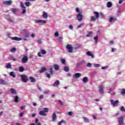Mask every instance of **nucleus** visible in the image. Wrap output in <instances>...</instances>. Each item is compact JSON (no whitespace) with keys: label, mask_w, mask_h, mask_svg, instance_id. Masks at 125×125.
<instances>
[{"label":"nucleus","mask_w":125,"mask_h":125,"mask_svg":"<svg viewBox=\"0 0 125 125\" xmlns=\"http://www.w3.org/2000/svg\"><path fill=\"white\" fill-rule=\"evenodd\" d=\"M7 37H8V38L12 40V41H17V42H19V41H22L21 38H19L17 37H10L9 36H10V33H7Z\"/></svg>","instance_id":"1"},{"label":"nucleus","mask_w":125,"mask_h":125,"mask_svg":"<svg viewBox=\"0 0 125 125\" xmlns=\"http://www.w3.org/2000/svg\"><path fill=\"white\" fill-rule=\"evenodd\" d=\"M21 80L22 83H27L28 82V76L26 75H21Z\"/></svg>","instance_id":"2"},{"label":"nucleus","mask_w":125,"mask_h":125,"mask_svg":"<svg viewBox=\"0 0 125 125\" xmlns=\"http://www.w3.org/2000/svg\"><path fill=\"white\" fill-rule=\"evenodd\" d=\"M66 48L68 50V52L69 53H72L73 52V47L72 46V45H71V44H67L66 46Z\"/></svg>","instance_id":"3"},{"label":"nucleus","mask_w":125,"mask_h":125,"mask_svg":"<svg viewBox=\"0 0 125 125\" xmlns=\"http://www.w3.org/2000/svg\"><path fill=\"white\" fill-rule=\"evenodd\" d=\"M2 4H4V5H7V6H9V5H11L12 4V0H7V1H4L2 2Z\"/></svg>","instance_id":"4"},{"label":"nucleus","mask_w":125,"mask_h":125,"mask_svg":"<svg viewBox=\"0 0 125 125\" xmlns=\"http://www.w3.org/2000/svg\"><path fill=\"white\" fill-rule=\"evenodd\" d=\"M110 102H111L112 105H113V106H118V104H119L120 103V102L118 100H117L114 102V100L112 99L110 100Z\"/></svg>","instance_id":"5"},{"label":"nucleus","mask_w":125,"mask_h":125,"mask_svg":"<svg viewBox=\"0 0 125 125\" xmlns=\"http://www.w3.org/2000/svg\"><path fill=\"white\" fill-rule=\"evenodd\" d=\"M77 20H78L79 22L83 21V15H82L81 13H79L78 15H77Z\"/></svg>","instance_id":"6"},{"label":"nucleus","mask_w":125,"mask_h":125,"mask_svg":"<svg viewBox=\"0 0 125 125\" xmlns=\"http://www.w3.org/2000/svg\"><path fill=\"white\" fill-rule=\"evenodd\" d=\"M119 125H124V117H121L118 119Z\"/></svg>","instance_id":"7"},{"label":"nucleus","mask_w":125,"mask_h":125,"mask_svg":"<svg viewBox=\"0 0 125 125\" xmlns=\"http://www.w3.org/2000/svg\"><path fill=\"white\" fill-rule=\"evenodd\" d=\"M104 85H100L99 87V91L100 92V93H102L103 94L104 93Z\"/></svg>","instance_id":"8"},{"label":"nucleus","mask_w":125,"mask_h":125,"mask_svg":"<svg viewBox=\"0 0 125 125\" xmlns=\"http://www.w3.org/2000/svg\"><path fill=\"white\" fill-rule=\"evenodd\" d=\"M21 62L23 63H27L28 62V57L27 56L23 57L21 59Z\"/></svg>","instance_id":"9"},{"label":"nucleus","mask_w":125,"mask_h":125,"mask_svg":"<svg viewBox=\"0 0 125 125\" xmlns=\"http://www.w3.org/2000/svg\"><path fill=\"white\" fill-rule=\"evenodd\" d=\"M39 114L40 116H43L44 117H46V116H47V114L45 113L43 110L39 111Z\"/></svg>","instance_id":"10"},{"label":"nucleus","mask_w":125,"mask_h":125,"mask_svg":"<svg viewBox=\"0 0 125 125\" xmlns=\"http://www.w3.org/2000/svg\"><path fill=\"white\" fill-rule=\"evenodd\" d=\"M81 76H82V74L80 73H76L74 76V77L75 78V79H79V78L81 77Z\"/></svg>","instance_id":"11"},{"label":"nucleus","mask_w":125,"mask_h":125,"mask_svg":"<svg viewBox=\"0 0 125 125\" xmlns=\"http://www.w3.org/2000/svg\"><path fill=\"white\" fill-rule=\"evenodd\" d=\"M0 83L1 84H3L4 85H6V84H7V82H6L5 81L3 80V79H0Z\"/></svg>","instance_id":"12"},{"label":"nucleus","mask_w":125,"mask_h":125,"mask_svg":"<svg viewBox=\"0 0 125 125\" xmlns=\"http://www.w3.org/2000/svg\"><path fill=\"white\" fill-rule=\"evenodd\" d=\"M57 119V116H56V114L55 113H53L52 115V121L53 122H55Z\"/></svg>","instance_id":"13"},{"label":"nucleus","mask_w":125,"mask_h":125,"mask_svg":"<svg viewBox=\"0 0 125 125\" xmlns=\"http://www.w3.org/2000/svg\"><path fill=\"white\" fill-rule=\"evenodd\" d=\"M29 79L30 80L31 83H36L37 82L36 79L33 77H29Z\"/></svg>","instance_id":"14"},{"label":"nucleus","mask_w":125,"mask_h":125,"mask_svg":"<svg viewBox=\"0 0 125 125\" xmlns=\"http://www.w3.org/2000/svg\"><path fill=\"white\" fill-rule=\"evenodd\" d=\"M60 84V82H59V80L56 81L54 83H53V86L56 87L58 86Z\"/></svg>","instance_id":"15"},{"label":"nucleus","mask_w":125,"mask_h":125,"mask_svg":"<svg viewBox=\"0 0 125 125\" xmlns=\"http://www.w3.org/2000/svg\"><path fill=\"white\" fill-rule=\"evenodd\" d=\"M83 81L84 83H87V82H88V78H87L86 77L83 78Z\"/></svg>","instance_id":"16"},{"label":"nucleus","mask_w":125,"mask_h":125,"mask_svg":"<svg viewBox=\"0 0 125 125\" xmlns=\"http://www.w3.org/2000/svg\"><path fill=\"white\" fill-rule=\"evenodd\" d=\"M14 99L15 102H16V103H18V102H19V97H18V96H15L14 97Z\"/></svg>","instance_id":"17"},{"label":"nucleus","mask_w":125,"mask_h":125,"mask_svg":"<svg viewBox=\"0 0 125 125\" xmlns=\"http://www.w3.org/2000/svg\"><path fill=\"white\" fill-rule=\"evenodd\" d=\"M86 54L88 55V56H91V58H94V55L92 54L90 52L87 51L86 52Z\"/></svg>","instance_id":"18"},{"label":"nucleus","mask_w":125,"mask_h":125,"mask_svg":"<svg viewBox=\"0 0 125 125\" xmlns=\"http://www.w3.org/2000/svg\"><path fill=\"white\" fill-rule=\"evenodd\" d=\"M42 17H43V18L46 19V18H47V17H48V15L47 14V13H46V12H43V15H42Z\"/></svg>","instance_id":"19"},{"label":"nucleus","mask_w":125,"mask_h":125,"mask_svg":"<svg viewBox=\"0 0 125 125\" xmlns=\"http://www.w3.org/2000/svg\"><path fill=\"white\" fill-rule=\"evenodd\" d=\"M92 35H93V32L90 31L86 35L87 38H90V37H92Z\"/></svg>","instance_id":"20"},{"label":"nucleus","mask_w":125,"mask_h":125,"mask_svg":"<svg viewBox=\"0 0 125 125\" xmlns=\"http://www.w3.org/2000/svg\"><path fill=\"white\" fill-rule=\"evenodd\" d=\"M93 13H94V14H95L96 18L98 19V18H99V16H100L99 13L98 12H94Z\"/></svg>","instance_id":"21"},{"label":"nucleus","mask_w":125,"mask_h":125,"mask_svg":"<svg viewBox=\"0 0 125 125\" xmlns=\"http://www.w3.org/2000/svg\"><path fill=\"white\" fill-rule=\"evenodd\" d=\"M45 71H46V68L42 67L41 69L39 71V73H43L44 72H45Z\"/></svg>","instance_id":"22"},{"label":"nucleus","mask_w":125,"mask_h":125,"mask_svg":"<svg viewBox=\"0 0 125 125\" xmlns=\"http://www.w3.org/2000/svg\"><path fill=\"white\" fill-rule=\"evenodd\" d=\"M10 76L13 78H16V75H15V73L14 72H10Z\"/></svg>","instance_id":"23"},{"label":"nucleus","mask_w":125,"mask_h":125,"mask_svg":"<svg viewBox=\"0 0 125 125\" xmlns=\"http://www.w3.org/2000/svg\"><path fill=\"white\" fill-rule=\"evenodd\" d=\"M11 10L14 14H16V12H17V9L16 8H11Z\"/></svg>","instance_id":"24"},{"label":"nucleus","mask_w":125,"mask_h":125,"mask_svg":"<svg viewBox=\"0 0 125 125\" xmlns=\"http://www.w3.org/2000/svg\"><path fill=\"white\" fill-rule=\"evenodd\" d=\"M54 68L55 69V70H59V69H60V67L57 64H54Z\"/></svg>","instance_id":"25"},{"label":"nucleus","mask_w":125,"mask_h":125,"mask_svg":"<svg viewBox=\"0 0 125 125\" xmlns=\"http://www.w3.org/2000/svg\"><path fill=\"white\" fill-rule=\"evenodd\" d=\"M20 6H21V9H26L25 5H24V3H23L22 2H21L20 3Z\"/></svg>","instance_id":"26"},{"label":"nucleus","mask_w":125,"mask_h":125,"mask_svg":"<svg viewBox=\"0 0 125 125\" xmlns=\"http://www.w3.org/2000/svg\"><path fill=\"white\" fill-rule=\"evenodd\" d=\"M96 19H97V18H96V17H94V16H91L90 21H91L92 22H94V21H96Z\"/></svg>","instance_id":"27"},{"label":"nucleus","mask_w":125,"mask_h":125,"mask_svg":"<svg viewBox=\"0 0 125 125\" xmlns=\"http://www.w3.org/2000/svg\"><path fill=\"white\" fill-rule=\"evenodd\" d=\"M10 91H11V92L12 94H16L17 93V92L15 90V89H13V88H11L10 89Z\"/></svg>","instance_id":"28"},{"label":"nucleus","mask_w":125,"mask_h":125,"mask_svg":"<svg viewBox=\"0 0 125 125\" xmlns=\"http://www.w3.org/2000/svg\"><path fill=\"white\" fill-rule=\"evenodd\" d=\"M63 71L65 72H69V71H70V69L68 66H65L63 68Z\"/></svg>","instance_id":"29"},{"label":"nucleus","mask_w":125,"mask_h":125,"mask_svg":"<svg viewBox=\"0 0 125 125\" xmlns=\"http://www.w3.org/2000/svg\"><path fill=\"white\" fill-rule=\"evenodd\" d=\"M83 119L84 120V123H89V120L88 119V118H85V117H83Z\"/></svg>","instance_id":"30"},{"label":"nucleus","mask_w":125,"mask_h":125,"mask_svg":"<svg viewBox=\"0 0 125 125\" xmlns=\"http://www.w3.org/2000/svg\"><path fill=\"white\" fill-rule=\"evenodd\" d=\"M49 73H50V75H53V67H51L49 69Z\"/></svg>","instance_id":"31"},{"label":"nucleus","mask_w":125,"mask_h":125,"mask_svg":"<svg viewBox=\"0 0 125 125\" xmlns=\"http://www.w3.org/2000/svg\"><path fill=\"white\" fill-rule=\"evenodd\" d=\"M24 70H25V68H24V67H23V66L20 67V68H19L20 72H24Z\"/></svg>","instance_id":"32"},{"label":"nucleus","mask_w":125,"mask_h":125,"mask_svg":"<svg viewBox=\"0 0 125 125\" xmlns=\"http://www.w3.org/2000/svg\"><path fill=\"white\" fill-rule=\"evenodd\" d=\"M107 7H108V8H110V7H112V2H108L107 3Z\"/></svg>","instance_id":"33"},{"label":"nucleus","mask_w":125,"mask_h":125,"mask_svg":"<svg viewBox=\"0 0 125 125\" xmlns=\"http://www.w3.org/2000/svg\"><path fill=\"white\" fill-rule=\"evenodd\" d=\"M9 57L10 59H11L13 60V61H16L17 60V59H15V58H14L12 55H10Z\"/></svg>","instance_id":"34"},{"label":"nucleus","mask_w":125,"mask_h":125,"mask_svg":"<svg viewBox=\"0 0 125 125\" xmlns=\"http://www.w3.org/2000/svg\"><path fill=\"white\" fill-rule=\"evenodd\" d=\"M41 53L43 55H45L46 54V51L44 50L43 49H42L41 50Z\"/></svg>","instance_id":"35"},{"label":"nucleus","mask_w":125,"mask_h":125,"mask_svg":"<svg viewBox=\"0 0 125 125\" xmlns=\"http://www.w3.org/2000/svg\"><path fill=\"white\" fill-rule=\"evenodd\" d=\"M35 124H37V125H42V124L41 123H39V119H36L35 120Z\"/></svg>","instance_id":"36"},{"label":"nucleus","mask_w":125,"mask_h":125,"mask_svg":"<svg viewBox=\"0 0 125 125\" xmlns=\"http://www.w3.org/2000/svg\"><path fill=\"white\" fill-rule=\"evenodd\" d=\"M113 21H116V20L113 17L110 18V19L109 21V23H112V22H113Z\"/></svg>","instance_id":"37"},{"label":"nucleus","mask_w":125,"mask_h":125,"mask_svg":"<svg viewBox=\"0 0 125 125\" xmlns=\"http://www.w3.org/2000/svg\"><path fill=\"white\" fill-rule=\"evenodd\" d=\"M121 94H122V95H125V89H122L121 90Z\"/></svg>","instance_id":"38"},{"label":"nucleus","mask_w":125,"mask_h":125,"mask_svg":"<svg viewBox=\"0 0 125 125\" xmlns=\"http://www.w3.org/2000/svg\"><path fill=\"white\" fill-rule=\"evenodd\" d=\"M93 66L95 68H99V67H100V64H99L98 63H95V64H94Z\"/></svg>","instance_id":"39"},{"label":"nucleus","mask_w":125,"mask_h":125,"mask_svg":"<svg viewBox=\"0 0 125 125\" xmlns=\"http://www.w3.org/2000/svg\"><path fill=\"white\" fill-rule=\"evenodd\" d=\"M43 111L45 112V113H48V108L47 107H45L43 108Z\"/></svg>","instance_id":"40"},{"label":"nucleus","mask_w":125,"mask_h":125,"mask_svg":"<svg viewBox=\"0 0 125 125\" xmlns=\"http://www.w3.org/2000/svg\"><path fill=\"white\" fill-rule=\"evenodd\" d=\"M25 6H27V7H29L30 6V2L29 1L25 2Z\"/></svg>","instance_id":"41"},{"label":"nucleus","mask_w":125,"mask_h":125,"mask_svg":"<svg viewBox=\"0 0 125 125\" xmlns=\"http://www.w3.org/2000/svg\"><path fill=\"white\" fill-rule=\"evenodd\" d=\"M6 68H7L8 69H11V64H10V63H7V64L6 65Z\"/></svg>","instance_id":"42"},{"label":"nucleus","mask_w":125,"mask_h":125,"mask_svg":"<svg viewBox=\"0 0 125 125\" xmlns=\"http://www.w3.org/2000/svg\"><path fill=\"white\" fill-rule=\"evenodd\" d=\"M82 64L79 62L77 64L76 67H77V68H81V66H82Z\"/></svg>","instance_id":"43"},{"label":"nucleus","mask_w":125,"mask_h":125,"mask_svg":"<svg viewBox=\"0 0 125 125\" xmlns=\"http://www.w3.org/2000/svg\"><path fill=\"white\" fill-rule=\"evenodd\" d=\"M94 40L95 42H97V41H98V36H96L95 37H94Z\"/></svg>","instance_id":"44"},{"label":"nucleus","mask_w":125,"mask_h":125,"mask_svg":"<svg viewBox=\"0 0 125 125\" xmlns=\"http://www.w3.org/2000/svg\"><path fill=\"white\" fill-rule=\"evenodd\" d=\"M120 110L121 111V112H125V107L124 106H121V108H120Z\"/></svg>","instance_id":"45"},{"label":"nucleus","mask_w":125,"mask_h":125,"mask_svg":"<svg viewBox=\"0 0 125 125\" xmlns=\"http://www.w3.org/2000/svg\"><path fill=\"white\" fill-rule=\"evenodd\" d=\"M81 47H82V45L80 44H76V48L79 49V48H81Z\"/></svg>","instance_id":"46"},{"label":"nucleus","mask_w":125,"mask_h":125,"mask_svg":"<svg viewBox=\"0 0 125 125\" xmlns=\"http://www.w3.org/2000/svg\"><path fill=\"white\" fill-rule=\"evenodd\" d=\"M64 123H65V121H64V120H62L61 122H59L58 125H62V124Z\"/></svg>","instance_id":"47"},{"label":"nucleus","mask_w":125,"mask_h":125,"mask_svg":"<svg viewBox=\"0 0 125 125\" xmlns=\"http://www.w3.org/2000/svg\"><path fill=\"white\" fill-rule=\"evenodd\" d=\"M30 35L29 34V33H25L23 35V36L25 37V38H29Z\"/></svg>","instance_id":"48"},{"label":"nucleus","mask_w":125,"mask_h":125,"mask_svg":"<svg viewBox=\"0 0 125 125\" xmlns=\"http://www.w3.org/2000/svg\"><path fill=\"white\" fill-rule=\"evenodd\" d=\"M87 67H88V68H91V67H92V64H91V63H88L87 64Z\"/></svg>","instance_id":"49"},{"label":"nucleus","mask_w":125,"mask_h":125,"mask_svg":"<svg viewBox=\"0 0 125 125\" xmlns=\"http://www.w3.org/2000/svg\"><path fill=\"white\" fill-rule=\"evenodd\" d=\"M27 11L26 10V9H22V11L21 12L22 14H25Z\"/></svg>","instance_id":"50"},{"label":"nucleus","mask_w":125,"mask_h":125,"mask_svg":"<svg viewBox=\"0 0 125 125\" xmlns=\"http://www.w3.org/2000/svg\"><path fill=\"white\" fill-rule=\"evenodd\" d=\"M57 40L59 42H61V41H62L63 40V37H58L57 38Z\"/></svg>","instance_id":"51"},{"label":"nucleus","mask_w":125,"mask_h":125,"mask_svg":"<svg viewBox=\"0 0 125 125\" xmlns=\"http://www.w3.org/2000/svg\"><path fill=\"white\" fill-rule=\"evenodd\" d=\"M108 68H109V66H103L102 67L101 69L102 70H105L106 69H108Z\"/></svg>","instance_id":"52"},{"label":"nucleus","mask_w":125,"mask_h":125,"mask_svg":"<svg viewBox=\"0 0 125 125\" xmlns=\"http://www.w3.org/2000/svg\"><path fill=\"white\" fill-rule=\"evenodd\" d=\"M46 77L47 78H48V79H50V77H51V76H50V74L49 73H46Z\"/></svg>","instance_id":"53"},{"label":"nucleus","mask_w":125,"mask_h":125,"mask_svg":"<svg viewBox=\"0 0 125 125\" xmlns=\"http://www.w3.org/2000/svg\"><path fill=\"white\" fill-rule=\"evenodd\" d=\"M16 50V48H13L10 50L11 52H15V51Z\"/></svg>","instance_id":"54"},{"label":"nucleus","mask_w":125,"mask_h":125,"mask_svg":"<svg viewBox=\"0 0 125 125\" xmlns=\"http://www.w3.org/2000/svg\"><path fill=\"white\" fill-rule=\"evenodd\" d=\"M35 23H39L42 22V20H37L35 21Z\"/></svg>","instance_id":"55"},{"label":"nucleus","mask_w":125,"mask_h":125,"mask_svg":"<svg viewBox=\"0 0 125 125\" xmlns=\"http://www.w3.org/2000/svg\"><path fill=\"white\" fill-rule=\"evenodd\" d=\"M59 36V33L58 32H56L55 33V37L57 38Z\"/></svg>","instance_id":"56"},{"label":"nucleus","mask_w":125,"mask_h":125,"mask_svg":"<svg viewBox=\"0 0 125 125\" xmlns=\"http://www.w3.org/2000/svg\"><path fill=\"white\" fill-rule=\"evenodd\" d=\"M82 65H84L85 64V61L82 60L81 62H80Z\"/></svg>","instance_id":"57"},{"label":"nucleus","mask_w":125,"mask_h":125,"mask_svg":"<svg viewBox=\"0 0 125 125\" xmlns=\"http://www.w3.org/2000/svg\"><path fill=\"white\" fill-rule=\"evenodd\" d=\"M38 43H39V44H41V43H42V39H39L38 41H37Z\"/></svg>","instance_id":"58"},{"label":"nucleus","mask_w":125,"mask_h":125,"mask_svg":"<svg viewBox=\"0 0 125 125\" xmlns=\"http://www.w3.org/2000/svg\"><path fill=\"white\" fill-rule=\"evenodd\" d=\"M41 23L42 24H46V21L41 20Z\"/></svg>","instance_id":"59"},{"label":"nucleus","mask_w":125,"mask_h":125,"mask_svg":"<svg viewBox=\"0 0 125 125\" xmlns=\"http://www.w3.org/2000/svg\"><path fill=\"white\" fill-rule=\"evenodd\" d=\"M84 25V23H81V24H79L77 28H81V27H82V26H83Z\"/></svg>","instance_id":"60"},{"label":"nucleus","mask_w":125,"mask_h":125,"mask_svg":"<svg viewBox=\"0 0 125 125\" xmlns=\"http://www.w3.org/2000/svg\"><path fill=\"white\" fill-rule=\"evenodd\" d=\"M49 92H50V91H49V90L46 91H44L43 93L44 94H48V93H49Z\"/></svg>","instance_id":"61"},{"label":"nucleus","mask_w":125,"mask_h":125,"mask_svg":"<svg viewBox=\"0 0 125 125\" xmlns=\"http://www.w3.org/2000/svg\"><path fill=\"white\" fill-rule=\"evenodd\" d=\"M61 62H62V64H65V63H66V61L64 59H62Z\"/></svg>","instance_id":"62"},{"label":"nucleus","mask_w":125,"mask_h":125,"mask_svg":"<svg viewBox=\"0 0 125 125\" xmlns=\"http://www.w3.org/2000/svg\"><path fill=\"white\" fill-rule=\"evenodd\" d=\"M59 103L60 104V105H63V103L62 102V101L59 100Z\"/></svg>","instance_id":"63"},{"label":"nucleus","mask_w":125,"mask_h":125,"mask_svg":"<svg viewBox=\"0 0 125 125\" xmlns=\"http://www.w3.org/2000/svg\"><path fill=\"white\" fill-rule=\"evenodd\" d=\"M73 27L72 25H70L69 26V29H70V30H73Z\"/></svg>","instance_id":"64"}]
</instances>
